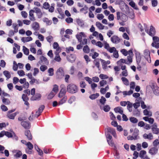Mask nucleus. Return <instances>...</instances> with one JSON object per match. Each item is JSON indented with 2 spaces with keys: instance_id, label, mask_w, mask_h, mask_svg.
I'll use <instances>...</instances> for the list:
<instances>
[{
  "instance_id": "nucleus-17",
  "label": "nucleus",
  "mask_w": 159,
  "mask_h": 159,
  "mask_svg": "<svg viewBox=\"0 0 159 159\" xmlns=\"http://www.w3.org/2000/svg\"><path fill=\"white\" fill-rule=\"evenodd\" d=\"M157 125L153 126L152 128V130L153 134H158L159 133V128H157Z\"/></svg>"
},
{
  "instance_id": "nucleus-14",
  "label": "nucleus",
  "mask_w": 159,
  "mask_h": 159,
  "mask_svg": "<svg viewBox=\"0 0 159 159\" xmlns=\"http://www.w3.org/2000/svg\"><path fill=\"white\" fill-rule=\"evenodd\" d=\"M53 47L54 48L57 49L55 53H59L60 52V49L59 47V45L58 43L57 42H55L53 43Z\"/></svg>"
},
{
  "instance_id": "nucleus-56",
  "label": "nucleus",
  "mask_w": 159,
  "mask_h": 159,
  "mask_svg": "<svg viewBox=\"0 0 159 159\" xmlns=\"http://www.w3.org/2000/svg\"><path fill=\"white\" fill-rule=\"evenodd\" d=\"M46 39L47 41L49 43H51L53 40V37L51 35H49L47 37Z\"/></svg>"
},
{
  "instance_id": "nucleus-28",
  "label": "nucleus",
  "mask_w": 159,
  "mask_h": 159,
  "mask_svg": "<svg viewBox=\"0 0 159 159\" xmlns=\"http://www.w3.org/2000/svg\"><path fill=\"white\" fill-rule=\"evenodd\" d=\"M99 96V94L98 93H96L91 94L90 95L89 98L92 100L94 99L97 98Z\"/></svg>"
},
{
  "instance_id": "nucleus-19",
  "label": "nucleus",
  "mask_w": 159,
  "mask_h": 159,
  "mask_svg": "<svg viewBox=\"0 0 159 159\" xmlns=\"http://www.w3.org/2000/svg\"><path fill=\"white\" fill-rule=\"evenodd\" d=\"M32 28L35 30H38L39 29V24L37 22H34L32 25Z\"/></svg>"
},
{
  "instance_id": "nucleus-24",
  "label": "nucleus",
  "mask_w": 159,
  "mask_h": 159,
  "mask_svg": "<svg viewBox=\"0 0 159 159\" xmlns=\"http://www.w3.org/2000/svg\"><path fill=\"white\" fill-rule=\"evenodd\" d=\"M43 21L46 23L47 25H50L52 23V21L51 20H49L47 18L45 17L43 19Z\"/></svg>"
},
{
  "instance_id": "nucleus-5",
  "label": "nucleus",
  "mask_w": 159,
  "mask_h": 159,
  "mask_svg": "<svg viewBox=\"0 0 159 159\" xmlns=\"http://www.w3.org/2000/svg\"><path fill=\"white\" fill-rule=\"evenodd\" d=\"M21 125L25 129H29L30 127V124L27 121H22Z\"/></svg>"
},
{
  "instance_id": "nucleus-48",
  "label": "nucleus",
  "mask_w": 159,
  "mask_h": 159,
  "mask_svg": "<svg viewBox=\"0 0 159 159\" xmlns=\"http://www.w3.org/2000/svg\"><path fill=\"white\" fill-rule=\"evenodd\" d=\"M54 70L53 68H49L48 70L49 75L50 76H52L54 75Z\"/></svg>"
},
{
  "instance_id": "nucleus-37",
  "label": "nucleus",
  "mask_w": 159,
  "mask_h": 159,
  "mask_svg": "<svg viewBox=\"0 0 159 159\" xmlns=\"http://www.w3.org/2000/svg\"><path fill=\"white\" fill-rule=\"evenodd\" d=\"M3 103L5 105H8L10 103V100L7 98H3L2 99Z\"/></svg>"
},
{
  "instance_id": "nucleus-47",
  "label": "nucleus",
  "mask_w": 159,
  "mask_h": 159,
  "mask_svg": "<svg viewBox=\"0 0 159 159\" xmlns=\"http://www.w3.org/2000/svg\"><path fill=\"white\" fill-rule=\"evenodd\" d=\"M143 54L145 57L150 55V52L148 50L146 49L144 51Z\"/></svg>"
},
{
  "instance_id": "nucleus-39",
  "label": "nucleus",
  "mask_w": 159,
  "mask_h": 159,
  "mask_svg": "<svg viewBox=\"0 0 159 159\" xmlns=\"http://www.w3.org/2000/svg\"><path fill=\"white\" fill-rule=\"evenodd\" d=\"M3 131L4 132V135H5L8 138H11L12 137L13 135L11 133L7 131L6 132L4 131Z\"/></svg>"
},
{
  "instance_id": "nucleus-45",
  "label": "nucleus",
  "mask_w": 159,
  "mask_h": 159,
  "mask_svg": "<svg viewBox=\"0 0 159 159\" xmlns=\"http://www.w3.org/2000/svg\"><path fill=\"white\" fill-rule=\"evenodd\" d=\"M57 10L58 11L59 14L61 16V17L63 18L65 16V15L63 12L62 11L61 9L60 8H57Z\"/></svg>"
},
{
  "instance_id": "nucleus-60",
  "label": "nucleus",
  "mask_w": 159,
  "mask_h": 159,
  "mask_svg": "<svg viewBox=\"0 0 159 159\" xmlns=\"http://www.w3.org/2000/svg\"><path fill=\"white\" fill-rule=\"evenodd\" d=\"M21 14L22 16L24 18H26L27 17L28 14L25 11H22L21 12Z\"/></svg>"
},
{
  "instance_id": "nucleus-52",
  "label": "nucleus",
  "mask_w": 159,
  "mask_h": 159,
  "mask_svg": "<svg viewBox=\"0 0 159 159\" xmlns=\"http://www.w3.org/2000/svg\"><path fill=\"white\" fill-rule=\"evenodd\" d=\"M106 101V99L103 96L101 97V98L100 100V103L103 105H104Z\"/></svg>"
},
{
  "instance_id": "nucleus-18",
  "label": "nucleus",
  "mask_w": 159,
  "mask_h": 159,
  "mask_svg": "<svg viewBox=\"0 0 159 159\" xmlns=\"http://www.w3.org/2000/svg\"><path fill=\"white\" fill-rule=\"evenodd\" d=\"M114 111L116 113H119L121 114H123V111L122 108L120 107H116L114 109Z\"/></svg>"
},
{
  "instance_id": "nucleus-7",
  "label": "nucleus",
  "mask_w": 159,
  "mask_h": 159,
  "mask_svg": "<svg viewBox=\"0 0 159 159\" xmlns=\"http://www.w3.org/2000/svg\"><path fill=\"white\" fill-rule=\"evenodd\" d=\"M111 41L113 43H117L120 41V38L116 35H114L111 38Z\"/></svg>"
},
{
  "instance_id": "nucleus-2",
  "label": "nucleus",
  "mask_w": 159,
  "mask_h": 159,
  "mask_svg": "<svg viewBox=\"0 0 159 159\" xmlns=\"http://www.w3.org/2000/svg\"><path fill=\"white\" fill-rule=\"evenodd\" d=\"M145 32L150 36H153L155 34V29L154 27L152 25L150 26L149 30H148L147 27L145 28Z\"/></svg>"
},
{
  "instance_id": "nucleus-63",
  "label": "nucleus",
  "mask_w": 159,
  "mask_h": 159,
  "mask_svg": "<svg viewBox=\"0 0 159 159\" xmlns=\"http://www.w3.org/2000/svg\"><path fill=\"white\" fill-rule=\"evenodd\" d=\"M107 84V82L106 80H102L100 81L99 84L101 86H103L104 85H105Z\"/></svg>"
},
{
  "instance_id": "nucleus-29",
  "label": "nucleus",
  "mask_w": 159,
  "mask_h": 159,
  "mask_svg": "<svg viewBox=\"0 0 159 159\" xmlns=\"http://www.w3.org/2000/svg\"><path fill=\"white\" fill-rule=\"evenodd\" d=\"M96 25L100 30H103L104 28V26L99 22H97L96 23Z\"/></svg>"
},
{
  "instance_id": "nucleus-61",
  "label": "nucleus",
  "mask_w": 159,
  "mask_h": 159,
  "mask_svg": "<svg viewBox=\"0 0 159 159\" xmlns=\"http://www.w3.org/2000/svg\"><path fill=\"white\" fill-rule=\"evenodd\" d=\"M158 2L157 0H152V5L153 7H155L157 6Z\"/></svg>"
},
{
  "instance_id": "nucleus-59",
  "label": "nucleus",
  "mask_w": 159,
  "mask_h": 159,
  "mask_svg": "<svg viewBox=\"0 0 159 159\" xmlns=\"http://www.w3.org/2000/svg\"><path fill=\"white\" fill-rule=\"evenodd\" d=\"M123 13L122 12H120L119 11L116 12V16H117V20H120L121 17V14Z\"/></svg>"
},
{
  "instance_id": "nucleus-42",
  "label": "nucleus",
  "mask_w": 159,
  "mask_h": 159,
  "mask_svg": "<svg viewBox=\"0 0 159 159\" xmlns=\"http://www.w3.org/2000/svg\"><path fill=\"white\" fill-rule=\"evenodd\" d=\"M23 51L25 54L28 55L29 53V50L25 46H23Z\"/></svg>"
},
{
  "instance_id": "nucleus-51",
  "label": "nucleus",
  "mask_w": 159,
  "mask_h": 159,
  "mask_svg": "<svg viewBox=\"0 0 159 159\" xmlns=\"http://www.w3.org/2000/svg\"><path fill=\"white\" fill-rule=\"evenodd\" d=\"M18 69V65H17L16 62L15 61H13V69L14 71H16Z\"/></svg>"
},
{
  "instance_id": "nucleus-21",
  "label": "nucleus",
  "mask_w": 159,
  "mask_h": 159,
  "mask_svg": "<svg viewBox=\"0 0 159 159\" xmlns=\"http://www.w3.org/2000/svg\"><path fill=\"white\" fill-rule=\"evenodd\" d=\"M139 130L135 128L134 129L132 135L134 137V140H136L137 139V137L139 135Z\"/></svg>"
},
{
  "instance_id": "nucleus-6",
  "label": "nucleus",
  "mask_w": 159,
  "mask_h": 159,
  "mask_svg": "<svg viewBox=\"0 0 159 159\" xmlns=\"http://www.w3.org/2000/svg\"><path fill=\"white\" fill-rule=\"evenodd\" d=\"M158 149L155 147H153L151 148L149 151V153L152 155H155L158 152Z\"/></svg>"
},
{
  "instance_id": "nucleus-34",
  "label": "nucleus",
  "mask_w": 159,
  "mask_h": 159,
  "mask_svg": "<svg viewBox=\"0 0 159 159\" xmlns=\"http://www.w3.org/2000/svg\"><path fill=\"white\" fill-rule=\"evenodd\" d=\"M146 154V152L145 150H141L139 153V157L142 158H143L144 157V155Z\"/></svg>"
},
{
  "instance_id": "nucleus-4",
  "label": "nucleus",
  "mask_w": 159,
  "mask_h": 159,
  "mask_svg": "<svg viewBox=\"0 0 159 159\" xmlns=\"http://www.w3.org/2000/svg\"><path fill=\"white\" fill-rule=\"evenodd\" d=\"M45 108L44 105H41L39 108L38 110L36 112L35 116L38 117L41 114Z\"/></svg>"
},
{
  "instance_id": "nucleus-30",
  "label": "nucleus",
  "mask_w": 159,
  "mask_h": 159,
  "mask_svg": "<svg viewBox=\"0 0 159 159\" xmlns=\"http://www.w3.org/2000/svg\"><path fill=\"white\" fill-rule=\"evenodd\" d=\"M16 112L11 114H7V116L9 119L13 120L14 119L15 117L16 116Z\"/></svg>"
},
{
  "instance_id": "nucleus-26",
  "label": "nucleus",
  "mask_w": 159,
  "mask_h": 159,
  "mask_svg": "<svg viewBox=\"0 0 159 159\" xmlns=\"http://www.w3.org/2000/svg\"><path fill=\"white\" fill-rule=\"evenodd\" d=\"M67 99V97L65 96L61 99L58 103V105H61L66 102Z\"/></svg>"
},
{
  "instance_id": "nucleus-22",
  "label": "nucleus",
  "mask_w": 159,
  "mask_h": 159,
  "mask_svg": "<svg viewBox=\"0 0 159 159\" xmlns=\"http://www.w3.org/2000/svg\"><path fill=\"white\" fill-rule=\"evenodd\" d=\"M66 90L61 89L58 95V97L61 98L64 96L66 93Z\"/></svg>"
},
{
  "instance_id": "nucleus-55",
  "label": "nucleus",
  "mask_w": 159,
  "mask_h": 159,
  "mask_svg": "<svg viewBox=\"0 0 159 159\" xmlns=\"http://www.w3.org/2000/svg\"><path fill=\"white\" fill-rule=\"evenodd\" d=\"M120 52L125 56H126L128 54V52L125 49H122L120 50Z\"/></svg>"
},
{
  "instance_id": "nucleus-11",
  "label": "nucleus",
  "mask_w": 159,
  "mask_h": 159,
  "mask_svg": "<svg viewBox=\"0 0 159 159\" xmlns=\"http://www.w3.org/2000/svg\"><path fill=\"white\" fill-rule=\"evenodd\" d=\"M40 61L43 64L48 65L49 64V61L47 58L43 56H41L40 57Z\"/></svg>"
},
{
  "instance_id": "nucleus-49",
  "label": "nucleus",
  "mask_w": 159,
  "mask_h": 159,
  "mask_svg": "<svg viewBox=\"0 0 159 159\" xmlns=\"http://www.w3.org/2000/svg\"><path fill=\"white\" fill-rule=\"evenodd\" d=\"M28 148L30 150H31L33 148V145L30 142H28L26 144Z\"/></svg>"
},
{
  "instance_id": "nucleus-33",
  "label": "nucleus",
  "mask_w": 159,
  "mask_h": 159,
  "mask_svg": "<svg viewBox=\"0 0 159 159\" xmlns=\"http://www.w3.org/2000/svg\"><path fill=\"white\" fill-rule=\"evenodd\" d=\"M83 52L86 53H89L90 52V48L89 46L86 45L84 46L83 48Z\"/></svg>"
},
{
  "instance_id": "nucleus-1",
  "label": "nucleus",
  "mask_w": 159,
  "mask_h": 159,
  "mask_svg": "<svg viewBox=\"0 0 159 159\" xmlns=\"http://www.w3.org/2000/svg\"><path fill=\"white\" fill-rule=\"evenodd\" d=\"M67 90L68 93L73 94L76 93L78 91V88L75 84H70L67 85Z\"/></svg>"
},
{
  "instance_id": "nucleus-3",
  "label": "nucleus",
  "mask_w": 159,
  "mask_h": 159,
  "mask_svg": "<svg viewBox=\"0 0 159 159\" xmlns=\"http://www.w3.org/2000/svg\"><path fill=\"white\" fill-rule=\"evenodd\" d=\"M57 78L60 79L63 78L64 76V73L63 69L62 67H60L57 71Z\"/></svg>"
},
{
  "instance_id": "nucleus-8",
  "label": "nucleus",
  "mask_w": 159,
  "mask_h": 159,
  "mask_svg": "<svg viewBox=\"0 0 159 159\" xmlns=\"http://www.w3.org/2000/svg\"><path fill=\"white\" fill-rule=\"evenodd\" d=\"M107 129L108 133H111L115 138L117 136L115 129L110 127L107 128Z\"/></svg>"
},
{
  "instance_id": "nucleus-54",
  "label": "nucleus",
  "mask_w": 159,
  "mask_h": 159,
  "mask_svg": "<svg viewBox=\"0 0 159 159\" xmlns=\"http://www.w3.org/2000/svg\"><path fill=\"white\" fill-rule=\"evenodd\" d=\"M110 109V108L109 106L108 105H106L104 106L103 108V110L105 112H108Z\"/></svg>"
},
{
  "instance_id": "nucleus-31",
  "label": "nucleus",
  "mask_w": 159,
  "mask_h": 159,
  "mask_svg": "<svg viewBox=\"0 0 159 159\" xmlns=\"http://www.w3.org/2000/svg\"><path fill=\"white\" fill-rule=\"evenodd\" d=\"M68 60L69 61L73 62L75 60V57L74 56H73L72 55H71L70 56L67 57Z\"/></svg>"
},
{
  "instance_id": "nucleus-10",
  "label": "nucleus",
  "mask_w": 159,
  "mask_h": 159,
  "mask_svg": "<svg viewBox=\"0 0 159 159\" xmlns=\"http://www.w3.org/2000/svg\"><path fill=\"white\" fill-rule=\"evenodd\" d=\"M152 87L154 93L157 95H159V87L154 85H153Z\"/></svg>"
},
{
  "instance_id": "nucleus-44",
  "label": "nucleus",
  "mask_w": 159,
  "mask_h": 159,
  "mask_svg": "<svg viewBox=\"0 0 159 159\" xmlns=\"http://www.w3.org/2000/svg\"><path fill=\"white\" fill-rule=\"evenodd\" d=\"M99 55V54L97 52H94V54H93L92 53H90L89 54V56H92V58L93 59H96V58Z\"/></svg>"
},
{
  "instance_id": "nucleus-25",
  "label": "nucleus",
  "mask_w": 159,
  "mask_h": 159,
  "mask_svg": "<svg viewBox=\"0 0 159 159\" xmlns=\"http://www.w3.org/2000/svg\"><path fill=\"white\" fill-rule=\"evenodd\" d=\"M121 14L122 15L120 19L123 22H125L128 19V17L125 14H123V13H122Z\"/></svg>"
},
{
  "instance_id": "nucleus-36",
  "label": "nucleus",
  "mask_w": 159,
  "mask_h": 159,
  "mask_svg": "<svg viewBox=\"0 0 159 159\" xmlns=\"http://www.w3.org/2000/svg\"><path fill=\"white\" fill-rule=\"evenodd\" d=\"M121 80L125 85H128L129 84V81L126 78L122 77L121 78Z\"/></svg>"
},
{
  "instance_id": "nucleus-9",
  "label": "nucleus",
  "mask_w": 159,
  "mask_h": 159,
  "mask_svg": "<svg viewBox=\"0 0 159 159\" xmlns=\"http://www.w3.org/2000/svg\"><path fill=\"white\" fill-rule=\"evenodd\" d=\"M34 12L33 10H30L29 11V19L30 20L32 21H34L36 20L34 14Z\"/></svg>"
},
{
  "instance_id": "nucleus-41",
  "label": "nucleus",
  "mask_w": 159,
  "mask_h": 159,
  "mask_svg": "<svg viewBox=\"0 0 159 159\" xmlns=\"http://www.w3.org/2000/svg\"><path fill=\"white\" fill-rule=\"evenodd\" d=\"M136 57V61L137 62L139 63L140 61L141 57L140 55V54L139 53H135Z\"/></svg>"
},
{
  "instance_id": "nucleus-15",
  "label": "nucleus",
  "mask_w": 159,
  "mask_h": 159,
  "mask_svg": "<svg viewBox=\"0 0 159 159\" xmlns=\"http://www.w3.org/2000/svg\"><path fill=\"white\" fill-rule=\"evenodd\" d=\"M143 137L144 139H148L150 140L152 139L153 138V136L151 133H149L148 134H145L143 135Z\"/></svg>"
},
{
  "instance_id": "nucleus-46",
  "label": "nucleus",
  "mask_w": 159,
  "mask_h": 159,
  "mask_svg": "<svg viewBox=\"0 0 159 159\" xmlns=\"http://www.w3.org/2000/svg\"><path fill=\"white\" fill-rule=\"evenodd\" d=\"M55 54L56 55L54 58V60L57 61H60L61 60V59L60 58L59 53H55Z\"/></svg>"
},
{
  "instance_id": "nucleus-12",
  "label": "nucleus",
  "mask_w": 159,
  "mask_h": 159,
  "mask_svg": "<svg viewBox=\"0 0 159 159\" xmlns=\"http://www.w3.org/2000/svg\"><path fill=\"white\" fill-rule=\"evenodd\" d=\"M82 36L85 37V34L83 32H80L79 34H77L76 36V38L78 39V41L81 43L82 42Z\"/></svg>"
},
{
  "instance_id": "nucleus-43",
  "label": "nucleus",
  "mask_w": 159,
  "mask_h": 159,
  "mask_svg": "<svg viewBox=\"0 0 159 159\" xmlns=\"http://www.w3.org/2000/svg\"><path fill=\"white\" fill-rule=\"evenodd\" d=\"M50 7V4L48 2H45L43 4V7L45 9H48Z\"/></svg>"
},
{
  "instance_id": "nucleus-58",
  "label": "nucleus",
  "mask_w": 159,
  "mask_h": 159,
  "mask_svg": "<svg viewBox=\"0 0 159 159\" xmlns=\"http://www.w3.org/2000/svg\"><path fill=\"white\" fill-rule=\"evenodd\" d=\"M86 84L84 81H81L80 82V87L81 88H85L86 87Z\"/></svg>"
},
{
  "instance_id": "nucleus-64",
  "label": "nucleus",
  "mask_w": 159,
  "mask_h": 159,
  "mask_svg": "<svg viewBox=\"0 0 159 159\" xmlns=\"http://www.w3.org/2000/svg\"><path fill=\"white\" fill-rule=\"evenodd\" d=\"M153 40L155 43L158 42H159V38L157 36H153Z\"/></svg>"
},
{
  "instance_id": "nucleus-13",
  "label": "nucleus",
  "mask_w": 159,
  "mask_h": 159,
  "mask_svg": "<svg viewBox=\"0 0 159 159\" xmlns=\"http://www.w3.org/2000/svg\"><path fill=\"white\" fill-rule=\"evenodd\" d=\"M25 134L27 137V138L29 140H31L32 139V136L29 130H26L25 131Z\"/></svg>"
},
{
  "instance_id": "nucleus-16",
  "label": "nucleus",
  "mask_w": 159,
  "mask_h": 159,
  "mask_svg": "<svg viewBox=\"0 0 159 159\" xmlns=\"http://www.w3.org/2000/svg\"><path fill=\"white\" fill-rule=\"evenodd\" d=\"M41 95L40 94H36L35 96H32L30 99L32 101H35L36 100H39L41 98Z\"/></svg>"
},
{
  "instance_id": "nucleus-23",
  "label": "nucleus",
  "mask_w": 159,
  "mask_h": 159,
  "mask_svg": "<svg viewBox=\"0 0 159 159\" xmlns=\"http://www.w3.org/2000/svg\"><path fill=\"white\" fill-rule=\"evenodd\" d=\"M34 148L38 152L40 156L43 155V152L42 150L40 149L36 145H34Z\"/></svg>"
},
{
  "instance_id": "nucleus-40",
  "label": "nucleus",
  "mask_w": 159,
  "mask_h": 159,
  "mask_svg": "<svg viewBox=\"0 0 159 159\" xmlns=\"http://www.w3.org/2000/svg\"><path fill=\"white\" fill-rule=\"evenodd\" d=\"M127 102L128 103L127 105V109L129 112H131L132 110V104L129 101H127Z\"/></svg>"
},
{
  "instance_id": "nucleus-38",
  "label": "nucleus",
  "mask_w": 159,
  "mask_h": 159,
  "mask_svg": "<svg viewBox=\"0 0 159 159\" xmlns=\"http://www.w3.org/2000/svg\"><path fill=\"white\" fill-rule=\"evenodd\" d=\"M3 74L8 79L10 78L11 77V75L10 72L7 71L5 70L4 71Z\"/></svg>"
},
{
  "instance_id": "nucleus-57",
  "label": "nucleus",
  "mask_w": 159,
  "mask_h": 159,
  "mask_svg": "<svg viewBox=\"0 0 159 159\" xmlns=\"http://www.w3.org/2000/svg\"><path fill=\"white\" fill-rule=\"evenodd\" d=\"M43 150L44 153L46 154L50 153L52 152L51 149H47L46 148H44Z\"/></svg>"
},
{
  "instance_id": "nucleus-62",
  "label": "nucleus",
  "mask_w": 159,
  "mask_h": 159,
  "mask_svg": "<svg viewBox=\"0 0 159 159\" xmlns=\"http://www.w3.org/2000/svg\"><path fill=\"white\" fill-rule=\"evenodd\" d=\"M66 21L68 23H72L73 21V19L71 17H68L66 19Z\"/></svg>"
},
{
  "instance_id": "nucleus-32",
  "label": "nucleus",
  "mask_w": 159,
  "mask_h": 159,
  "mask_svg": "<svg viewBox=\"0 0 159 159\" xmlns=\"http://www.w3.org/2000/svg\"><path fill=\"white\" fill-rule=\"evenodd\" d=\"M129 120L130 122L134 124H135L138 122V120L134 117H131L129 118Z\"/></svg>"
},
{
  "instance_id": "nucleus-20",
  "label": "nucleus",
  "mask_w": 159,
  "mask_h": 159,
  "mask_svg": "<svg viewBox=\"0 0 159 159\" xmlns=\"http://www.w3.org/2000/svg\"><path fill=\"white\" fill-rule=\"evenodd\" d=\"M21 41L24 43L28 42L32 40V38L31 37H22L21 39Z\"/></svg>"
},
{
  "instance_id": "nucleus-53",
  "label": "nucleus",
  "mask_w": 159,
  "mask_h": 159,
  "mask_svg": "<svg viewBox=\"0 0 159 159\" xmlns=\"http://www.w3.org/2000/svg\"><path fill=\"white\" fill-rule=\"evenodd\" d=\"M58 90V86L56 84H54L52 89V91L56 93H57Z\"/></svg>"
},
{
  "instance_id": "nucleus-50",
  "label": "nucleus",
  "mask_w": 159,
  "mask_h": 159,
  "mask_svg": "<svg viewBox=\"0 0 159 159\" xmlns=\"http://www.w3.org/2000/svg\"><path fill=\"white\" fill-rule=\"evenodd\" d=\"M22 98L23 101H28L29 100V98L27 95V94H23L22 95Z\"/></svg>"
},
{
  "instance_id": "nucleus-27",
  "label": "nucleus",
  "mask_w": 159,
  "mask_h": 159,
  "mask_svg": "<svg viewBox=\"0 0 159 159\" xmlns=\"http://www.w3.org/2000/svg\"><path fill=\"white\" fill-rule=\"evenodd\" d=\"M93 63L96 67L99 69L100 65V60L98 58L95 59L93 61Z\"/></svg>"
},
{
  "instance_id": "nucleus-35",
  "label": "nucleus",
  "mask_w": 159,
  "mask_h": 159,
  "mask_svg": "<svg viewBox=\"0 0 159 159\" xmlns=\"http://www.w3.org/2000/svg\"><path fill=\"white\" fill-rule=\"evenodd\" d=\"M129 4L132 7L136 10H138V8L137 6H136L135 2L133 1H131L129 3Z\"/></svg>"
}]
</instances>
